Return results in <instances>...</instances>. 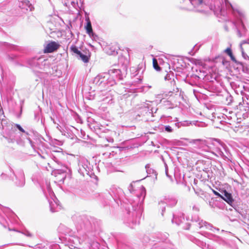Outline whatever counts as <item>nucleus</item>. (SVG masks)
Instances as JSON below:
<instances>
[{"label": "nucleus", "mask_w": 249, "mask_h": 249, "mask_svg": "<svg viewBox=\"0 0 249 249\" xmlns=\"http://www.w3.org/2000/svg\"><path fill=\"white\" fill-rule=\"evenodd\" d=\"M195 7L198 8V11L207 13H213L218 16L216 6L217 0H188Z\"/></svg>", "instance_id": "1"}, {"label": "nucleus", "mask_w": 249, "mask_h": 249, "mask_svg": "<svg viewBox=\"0 0 249 249\" xmlns=\"http://www.w3.org/2000/svg\"><path fill=\"white\" fill-rule=\"evenodd\" d=\"M93 83L101 89H107L116 84L115 80L110 77L108 73H102L97 75L93 80Z\"/></svg>", "instance_id": "2"}, {"label": "nucleus", "mask_w": 249, "mask_h": 249, "mask_svg": "<svg viewBox=\"0 0 249 249\" xmlns=\"http://www.w3.org/2000/svg\"><path fill=\"white\" fill-rule=\"evenodd\" d=\"M95 98L99 101L102 102L103 105L111 104L113 103V98L109 92L101 91L97 94Z\"/></svg>", "instance_id": "3"}, {"label": "nucleus", "mask_w": 249, "mask_h": 249, "mask_svg": "<svg viewBox=\"0 0 249 249\" xmlns=\"http://www.w3.org/2000/svg\"><path fill=\"white\" fill-rule=\"evenodd\" d=\"M175 78H176V77L175 76L174 73L171 71L167 73L164 77V79L166 81H169L171 86L173 87L172 90L170 91L169 92L177 93L179 91L178 88L176 86Z\"/></svg>", "instance_id": "4"}, {"label": "nucleus", "mask_w": 249, "mask_h": 249, "mask_svg": "<svg viewBox=\"0 0 249 249\" xmlns=\"http://www.w3.org/2000/svg\"><path fill=\"white\" fill-rule=\"evenodd\" d=\"M219 192H220L221 193V194H219V197L221 198L230 205L232 206L234 199L231 194L228 192L225 189H221L220 187H219Z\"/></svg>", "instance_id": "5"}, {"label": "nucleus", "mask_w": 249, "mask_h": 249, "mask_svg": "<svg viewBox=\"0 0 249 249\" xmlns=\"http://www.w3.org/2000/svg\"><path fill=\"white\" fill-rule=\"evenodd\" d=\"M135 71V72L131 73V77L133 79V84L136 85L140 83L143 78L142 75V72L140 73V70L137 69L136 70L135 69L132 70L131 71Z\"/></svg>", "instance_id": "6"}, {"label": "nucleus", "mask_w": 249, "mask_h": 249, "mask_svg": "<svg viewBox=\"0 0 249 249\" xmlns=\"http://www.w3.org/2000/svg\"><path fill=\"white\" fill-rule=\"evenodd\" d=\"M60 45L55 41H51L47 44L44 49L45 53H51L56 51Z\"/></svg>", "instance_id": "7"}, {"label": "nucleus", "mask_w": 249, "mask_h": 249, "mask_svg": "<svg viewBox=\"0 0 249 249\" xmlns=\"http://www.w3.org/2000/svg\"><path fill=\"white\" fill-rule=\"evenodd\" d=\"M108 74L110 75V77L113 78L115 80H122L123 79V75L122 72L119 69H111L108 72Z\"/></svg>", "instance_id": "8"}, {"label": "nucleus", "mask_w": 249, "mask_h": 249, "mask_svg": "<svg viewBox=\"0 0 249 249\" xmlns=\"http://www.w3.org/2000/svg\"><path fill=\"white\" fill-rule=\"evenodd\" d=\"M219 155L224 160L228 158V152L226 145L219 140Z\"/></svg>", "instance_id": "9"}, {"label": "nucleus", "mask_w": 249, "mask_h": 249, "mask_svg": "<svg viewBox=\"0 0 249 249\" xmlns=\"http://www.w3.org/2000/svg\"><path fill=\"white\" fill-rule=\"evenodd\" d=\"M219 99L223 104L229 105L232 101V97L228 93H226L225 95H219Z\"/></svg>", "instance_id": "10"}, {"label": "nucleus", "mask_w": 249, "mask_h": 249, "mask_svg": "<svg viewBox=\"0 0 249 249\" xmlns=\"http://www.w3.org/2000/svg\"><path fill=\"white\" fill-rule=\"evenodd\" d=\"M86 20H87V25L85 26V28L86 30L87 33L90 36H93L94 33H93V31H92V28L91 22L89 18L88 19H87Z\"/></svg>", "instance_id": "11"}, {"label": "nucleus", "mask_w": 249, "mask_h": 249, "mask_svg": "<svg viewBox=\"0 0 249 249\" xmlns=\"http://www.w3.org/2000/svg\"><path fill=\"white\" fill-rule=\"evenodd\" d=\"M224 53H226L229 56H230L231 60L234 62V63L239 64H240L239 62H238L235 57L233 56L231 50L230 48H228L224 51Z\"/></svg>", "instance_id": "12"}, {"label": "nucleus", "mask_w": 249, "mask_h": 249, "mask_svg": "<svg viewBox=\"0 0 249 249\" xmlns=\"http://www.w3.org/2000/svg\"><path fill=\"white\" fill-rule=\"evenodd\" d=\"M156 105H157L156 101H146L143 105V107L145 108H151V109H153L154 108V106Z\"/></svg>", "instance_id": "13"}, {"label": "nucleus", "mask_w": 249, "mask_h": 249, "mask_svg": "<svg viewBox=\"0 0 249 249\" xmlns=\"http://www.w3.org/2000/svg\"><path fill=\"white\" fill-rule=\"evenodd\" d=\"M89 57L86 54H85L81 53L77 57L79 59H81L85 63H87L89 61Z\"/></svg>", "instance_id": "14"}, {"label": "nucleus", "mask_w": 249, "mask_h": 249, "mask_svg": "<svg viewBox=\"0 0 249 249\" xmlns=\"http://www.w3.org/2000/svg\"><path fill=\"white\" fill-rule=\"evenodd\" d=\"M240 50L242 53V55L245 59H248L249 57L248 55L245 53L244 47H240Z\"/></svg>", "instance_id": "15"}, {"label": "nucleus", "mask_w": 249, "mask_h": 249, "mask_svg": "<svg viewBox=\"0 0 249 249\" xmlns=\"http://www.w3.org/2000/svg\"><path fill=\"white\" fill-rule=\"evenodd\" d=\"M153 67H154V69L155 70H156L157 71H160V68L158 65V64L157 61L155 59L153 60Z\"/></svg>", "instance_id": "16"}, {"label": "nucleus", "mask_w": 249, "mask_h": 249, "mask_svg": "<svg viewBox=\"0 0 249 249\" xmlns=\"http://www.w3.org/2000/svg\"><path fill=\"white\" fill-rule=\"evenodd\" d=\"M70 50L71 52L75 53L78 50V49L75 45H72L70 47Z\"/></svg>", "instance_id": "17"}, {"label": "nucleus", "mask_w": 249, "mask_h": 249, "mask_svg": "<svg viewBox=\"0 0 249 249\" xmlns=\"http://www.w3.org/2000/svg\"><path fill=\"white\" fill-rule=\"evenodd\" d=\"M225 5L226 8H232L231 4L229 2L228 0H224Z\"/></svg>", "instance_id": "18"}, {"label": "nucleus", "mask_w": 249, "mask_h": 249, "mask_svg": "<svg viewBox=\"0 0 249 249\" xmlns=\"http://www.w3.org/2000/svg\"><path fill=\"white\" fill-rule=\"evenodd\" d=\"M146 116H147L148 117V119H151V120H152V119L150 118V117H149V116L150 115H151V117H153L154 116L153 115V112H152V110H149L148 112H147L146 113Z\"/></svg>", "instance_id": "19"}, {"label": "nucleus", "mask_w": 249, "mask_h": 249, "mask_svg": "<svg viewBox=\"0 0 249 249\" xmlns=\"http://www.w3.org/2000/svg\"><path fill=\"white\" fill-rule=\"evenodd\" d=\"M22 2H23V4L25 3V4L26 6L30 8L31 4H30V1L28 0H24V1H23Z\"/></svg>", "instance_id": "20"}, {"label": "nucleus", "mask_w": 249, "mask_h": 249, "mask_svg": "<svg viewBox=\"0 0 249 249\" xmlns=\"http://www.w3.org/2000/svg\"><path fill=\"white\" fill-rule=\"evenodd\" d=\"M17 127L18 128V129L21 131V132H24V130L22 128V127L18 124L17 125Z\"/></svg>", "instance_id": "21"}, {"label": "nucleus", "mask_w": 249, "mask_h": 249, "mask_svg": "<svg viewBox=\"0 0 249 249\" xmlns=\"http://www.w3.org/2000/svg\"><path fill=\"white\" fill-rule=\"evenodd\" d=\"M81 53V52L78 50L76 52H75V54L76 55V56L77 57H78V56L80 54V53Z\"/></svg>", "instance_id": "22"}, {"label": "nucleus", "mask_w": 249, "mask_h": 249, "mask_svg": "<svg viewBox=\"0 0 249 249\" xmlns=\"http://www.w3.org/2000/svg\"><path fill=\"white\" fill-rule=\"evenodd\" d=\"M237 35L239 37H242V34L239 30H237Z\"/></svg>", "instance_id": "23"}, {"label": "nucleus", "mask_w": 249, "mask_h": 249, "mask_svg": "<svg viewBox=\"0 0 249 249\" xmlns=\"http://www.w3.org/2000/svg\"><path fill=\"white\" fill-rule=\"evenodd\" d=\"M223 64L225 66H227L229 65V62L224 61V60L222 61Z\"/></svg>", "instance_id": "24"}, {"label": "nucleus", "mask_w": 249, "mask_h": 249, "mask_svg": "<svg viewBox=\"0 0 249 249\" xmlns=\"http://www.w3.org/2000/svg\"><path fill=\"white\" fill-rule=\"evenodd\" d=\"M165 130L168 132L171 131V129L170 126H166L165 128Z\"/></svg>", "instance_id": "25"}, {"label": "nucleus", "mask_w": 249, "mask_h": 249, "mask_svg": "<svg viewBox=\"0 0 249 249\" xmlns=\"http://www.w3.org/2000/svg\"><path fill=\"white\" fill-rule=\"evenodd\" d=\"M213 76V77L214 79L217 81V78H218V74H214Z\"/></svg>", "instance_id": "26"}, {"label": "nucleus", "mask_w": 249, "mask_h": 249, "mask_svg": "<svg viewBox=\"0 0 249 249\" xmlns=\"http://www.w3.org/2000/svg\"><path fill=\"white\" fill-rule=\"evenodd\" d=\"M164 103H166L167 105H170V102L169 101H164Z\"/></svg>", "instance_id": "27"}, {"label": "nucleus", "mask_w": 249, "mask_h": 249, "mask_svg": "<svg viewBox=\"0 0 249 249\" xmlns=\"http://www.w3.org/2000/svg\"><path fill=\"white\" fill-rule=\"evenodd\" d=\"M213 192L214 193V194H215L216 195H218V192L216 191H214V190H213Z\"/></svg>", "instance_id": "28"}, {"label": "nucleus", "mask_w": 249, "mask_h": 249, "mask_svg": "<svg viewBox=\"0 0 249 249\" xmlns=\"http://www.w3.org/2000/svg\"><path fill=\"white\" fill-rule=\"evenodd\" d=\"M144 88H147L148 89L151 88V86H144Z\"/></svg>", "instance_id": "29"}, {"label": "nucleus", "mask_w": 249, "mask_h": 249, "mask_svg": "<svg viewBox=\"0 0 249 249\" xmlns=\"http://www.w3.org/2000/svg\"><path fill=\"white\" fill-rule=\"evenodd\" d=\"M239 14L240 15V16H243V14L242 13H241L239 11H238Z\"/></svg>", "instance_id": "30"}, {"label": "nucleus", "mask_w": 249, "mask_h": 249, "mask_svg": "<svg viewBox=\"0 0 249 249\" xmlns=\"http://www.w3.org/2000/svg\"><path fill=\"white\" fill-rule=\"evenodd\" d=\"M173 107L171 106H170L168 107V109H172Z\"/></svg>", "instance_id": "31"}, {"label": "nucleus", "mask_w": 249, "mask_h": 249, "mask_svg": "<svg viewBox=\"0 0 249 249\" xmlns=\"http://www.w3.org/2000/svg\"><path fill=\"white\" fill-rule=\"evenodd\" d=\"M94 97H92V98L90 97V98H89V99L91 100V99H94Z\"/></svg>", "instance_id": "32"}, {"label": "nucleus", "mask_w": 249, "mask_h": 249, "mask_svg": "<svg viewBox=\"0 0 249 249\" xmlns=\"http://www.w3.org/2000/svg\"><path fill=\"white\" fill-rule=\"evenodd\" d=\"M244 50H245V49H247V47H245V45H244Z\"/></svg>", "instance_id": "33"}, {"label": "nucleus", "mask_w": 249, "mask_h": 249, "mask_svg": "<svg viewBox=\"0 0 249 249\" xmlns=\"http://www.w3.org/2000/svg\"><path fill=\"white\" fill-rule=\"evenodd\" d=\"M19 1H20V0H18Z\"/></svg>", "instance_id": "34"}]
</instances>
